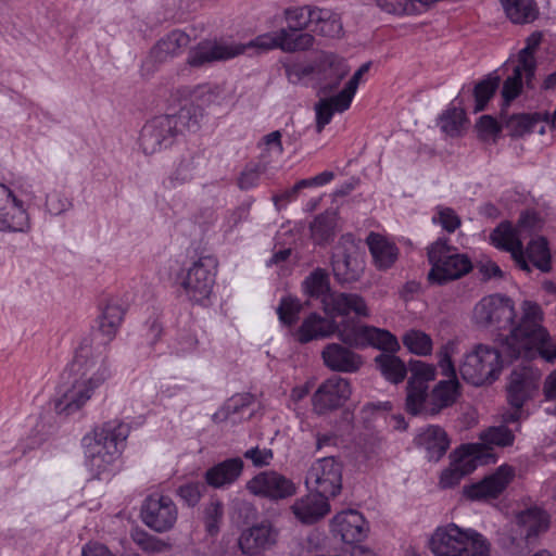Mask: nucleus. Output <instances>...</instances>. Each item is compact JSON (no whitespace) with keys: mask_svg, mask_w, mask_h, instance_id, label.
<instances>
[{"mask_svg":"<svg viewBox=\"0 0 556 556\" xmlns=\"http://www.w3.org/2000/svg\"><path fill=\"white\" fill-rule=\"evenodd\" d=\"M522 316L516 324L514 301L502 293L483 296L473 307L472 321L482 329L492 331L509 330L503 340V348L509 357H533L556 361V343L548 341V333L542 327V309L531 301L522 303Z\"/></svg>","mask_w":556,"mask_h":556,"instance_id":"obj_1","label":"nucleus"},{"mask_svg":"<svg viewBox=\"0 0 556 556\" xmlns=\"http://www.w3.org/2000/svg\"><path fill=\"white\" fill-rule=\"evenodd\" d=\"M110 376L106 358L101 353H94L90 345L81 344L68 365L67 380L59 387L54 400L55 412L67 416L78 412Z\"/></svg>","mask_w":556,"mask_h":556,"instance_id":"obj_2","label":"nucleus"},{"mask_svg":"<svg viewBox=\"0 0 556 556\" xmlns=\"http://www.w3.org/2000/svg\"><path fill=\"white\" fill-rule=\"evenodd\" d=\"M333 334H337L343 344L355 346V349L371 346L378 350L394 351L399 348L396 337L386 329L353 320L337 323L333 318H326L317 313L306 316L294 332L296 341L302 344L330 338Z\"/></svg>","mask_w":556,"mask_h":556,"instance_id":"obj_3","label":"nucleus"},{"mask_svg":"<svg viewBox=\"0 0 556 556\" xmlns=\"http://www.w3.org/2000/svg\"><path fill=\"white\" fill-rule=\"evenodd\" d=\"M273 49H279L277 31L260 35L248 43L205 39L189 50L187 64L191 67H202L214 62L228 61L250 50L262 53Z\"/></svg>","mask_w":556,"mask_h":556,"instance_id":"obj_4","label":"nucleus"},{"mask_svg":"<svg viewBox=\"0 0 556 556\" xmlns=\"http://www.w3.org/2000/svg\"><path fill=\"white\" fill-rule=\"evenodd\" d=\"M129 432L127 424L111 420L83 439L86 462L94 475L105 471L118 458Z\"/></svg>","mask_w":556,"mask_h":556,"instance_id":"obj_5","label":"nucleus"},{"mask_svg":"<svg viewBox=\"0 0 556 556\" xmlns=\"http://www.w3.org/2000/svg\"><path fill=\"white\" fill-rule=\"evenodd\" d=\"M195 125L197 121L191 118L187 108L176 114L155 116L140 131V148L144 154H154L170 147L185 128L191 129Z\"/></svg>","mask_w":556,"mask_h":556,"instance_id":"obj_6","label":"nucleus"},{"mask_svg":"<svg viewBox=\"0 0 556 556\" xmlns=\"http://www.w3.org/2000/svg\"><path fill=\"white\" fill-rule=\"evenodd\" d=\"M431 269L428 280L432 285L443 286L459 279L472 269V262L467 254L459 253L445 238H438L427 248Z\"/></svg>","mask_w":556,"mask_h":556,"instance_id":"obj_7","label":"nucleus"},{"mask_svg":"<svg viewBox=\"0 0 556 556\" xmlns=\"http://www.w3.org/2000/svg\"><path fill=\"white\" fill-rule=\"evenodd\" d=\"M502 370L501 354L496 348L478 343L465 353L458 371L460 377L472 386L493 382Z\"/></svg>","mask_w":556,"mask_h":556,"instance_id":"obj_8","label":"nucleus"},{"mask_svg":"<svg viewBox=\"0 0 556 556\" xmlns=\"http://www.w3.org/2000/svg\"><path fill=\"white\" fill-rule=\"evenodd\" d=\"M217 273V261L213 256H201L178 276L179 285L189 301L204 304L213 292Z\"/></svg>","mask_w":556,"mask_h":556,"instance_id":"obj_9","label":"nucleus"},{"mask_svg":"<svg viewBox=\"0 0 556 556\" xmlns=\"http://www.w3.org/2000/svg\"><path fill=\"white\" fill-rule=\"evenodd\" d=\"M305 483L316 493L334 497L342 489V465L332 456L319 458L307 470Z\"/></svg>","mask_w":556,"mask_h":556,"instance_id":"obj_10","label":"nucleus"},{"mask_svg":"<svg viewBox=\"0 0 556 556\" xmlns=\"http://www.w3.org/2000/svg\"><path fill=\"white\" fill-rule=\"evenodd\" d=\"M542 372L532 364L513 369L507 383V399L513 408H522L539 392Z\"/></svg>","mask_w":556,"mask_h":556,"instance_id":"obj_11","label":"nucleus"},{"mask_svg":"<svg viewBox=\"0 0 556 556\" xmlns=\"http://www.w3.org/2000/svg\"><path fill=\"white\" fill-rule=\"evenodd\" d=\"M177 518V506L167 495L151 494L141 506L143 523L155 532L163 533L173 529Z\"/></svg>","mask_w":556,"mask_h":556,"instance_id":"obj_12","label":"nucleus"},{"mask_svg":"<svg viewBox=\"0 0 556 556\" xmlns=\"http://www.w3.org/2000/svg\"><path fill=\"white\" fill-rule=\"evenodd\" d=\"M30 229V217L22 200L13 191L0 184V231L27 232Z\"/></svg>","mask_w":556,"mask_h":556,"instance_id":"obj_13","label":"nucleus"},{"mask_svg":"<svg viewBox=\"0 0 556 556\" xmlns=\"http://www.w3.org/2000/svg\"><path fill=\"white\" fill-rule=\"evenodd\" d=\"M351 393L348 379L338 376L330 377L313 394V409L318 415L338 409L349 400Z\"/></svg>","mask_w":556,"mask_h":556,"instance_id":"obj_14","label":"nucleus"},{"mask_svg":"<svg viewBox=\"0 0 556 556\" xmlns=\"http://www.w3.org/2000/svg\"><path fill=\"white\" fill-rule=\"evenodd\" d=\"M250 493L271 501L285 500L295 494V484L275 470L257 473L247 483Z\"/></svg>","mask_w":556,"mask_h":556,"instance_id":"obj_15","label":"nucleus"},{"mask_svg":"<svg viewBox=\"0 0 556 556\" xmlns=\"http://www.w3.org/2000/svg\"><path fill=\"white\" fill-rule=\"evenodd\" d=\"M189 43L188 34L179 29L172 30L151 48L148 58L142 63L143 74H153L159 64L179 55Z\"/></svg>","mask_w":556,"mask_h":556,"instance_id":"obj_16","label":"nucleus"},{"mask_svg":"<svg viewBox=\"0 0 556 556\" xmlns=\"http://www.w3.org/2000/svg\"><path fill=\"white\" fill-rule=\"evenodd\" d=\"M352 348L337 342L327 343L320 352L323 364L334 372L353 374L358 371L364 365V358Z\"/></svg>","mask_w":556,"mask_h":556,"instance_id":"obj_17","label":"nucleus"},{"mask_svg":"<svg viewBox=\"0 0 556 556\" xmlns=\"http://www.w3.org/2000/svg\"><path fill=\"white\" fill-rule=\"evenodd\" d=\"M340 244L343 247L332 256V269L338 281L352 282L359 278L363 271V261L351 236H344Z\"/></svg>","mask_w":556,"mask_h":556,"instance_id":"obj_18","label":"nucleus"},{"mask_svg":"<svg viewBox=\"0 0 556 556\" xmlns=\"http://www.w3.org/2000/svg\"><path fill=\"white\" fill-rule=\"evenodd\" d=\"M278 536V529L270 521L263 520L245 529L239 536L238 545L244 555L253 556L274 546Z\"/></svg>","mask_w":556,"mask_h":556,"instance_id":"obj_19","label":"nucleus"},{"mask_svg":"<svg viewBox=\"0 0 556 556\" xmlns=\"http://www.w3.org/2000/svg\"><path fill=\"white\" fill-rule=\"evenodd\" d=\"M492 244L503 251L509 252L516 265L526 273H531L529 262L525 258L523 236L517 227L509 223H501L490 235Z\"/></svg>","mask_w":556,"mask_h":556,"instance_id":"obj_20","label":"nucleus"},{"mask_svg":"<svg viewBox=\"0 0 556 556\" xmlns=\"http://www.w3.org/2000/svg\"><path fill=\"white\" fill-rule=\"evenodd\" d=\"M349 72L344 59L332 53L323 54L316 66L319 92L327 96L334 91Z\"/></svg>","mask_w":556,"mask_h":556,"instance_id":"obj_21","label":"nucleus"},{"mask_svg":"<svg viewBox=\"0 0 556 556\" xmlns=\"http://www.w3.org/2000/svg\"><path fill=\"white\" fill-rule=\"evenodd\" d=\"M466 538L467 529L448 523L435 529L430 539V549L435 556H468L460 553Z\"/></svg>","mask_w":556,"mask_h":556,"instance_id":"obj_22","label":"nucleus"},{"mask_svg":"<svg viewBox=\"0 0 556 556\" xmlns=\"http://www.w3.org/2000/svg\"><path fill=\"white\" fill-rule=\"evenodd\" d=\"M515 471L510 466H501L495 472L482 481L465 489V494L471 500L496 498L510 483Z\"/></svg>","mask_w":556,"mask_h":556,"instance_id":"obj_23","label":"nucleus"},{"mask_svg":"<svg viewBox=\"0 0 556 556\" xmlns=\"http://www.w3.org/2000/svg\"><path fill=\"white\" fill-rule=\"evenodd\" d=\"M323 309L327 315L368 317L369 309L364 298L357 293L334 292L323 299Z\"/></svg>","mask_w":556,"mask_h":556,"instance_id":"obj_24","label":"nucleus"},{"mask_svg":"<svg viewBox=\"0 0 556 556\" xmlns=\"http://www.w3.org/2000/svg\"><path fill=\"white\" fill-rule=\"evenodd\" d=\"M366 521L356 510L341 511L331 521V532L346 544H355L367 535Z\"/></svg>","mask_w":556,"mask_h":556,"instance_id":"obj_25","label":"nucleus"},{"mask_svg":"<svg viewBox=\"0 0 556 556\" xmlns=\"http://www.w3.org/2000/svg\"><path fill=\"white\" fill-rule=\"evenodd\" d=\"M502 127L511 137H521L529 132L543 135L548 124V114H514L505 116L501 114Z\"/></svg>","mask_w":556,"mask_h":556,"instance_id":"obj_26","label":"nucleus"},{"mask_svg":"<svg viewBox=\"0 0 556 556\" xmlns=\"http://www.w3.org/2000/svg\"><path fill=\"white\" fill-rule=\"evenodd\" d=\"M126 313V306L119 298H109L105 300L101 314L97 319L98 331L104 337L105 341L113 340L116 336L124 315Z\"/></svg>","mask_w":556,"mask_h":556,"instance_id":"obj_27","label":"nucleus"},{"mask_svg":"<svg viewBox=\"0 0 556 556\" xmlns=\"http://www.w3.org/2000/svg\"><path fill=\"white\" fill-rule=\"evenodd\" d=\"M291 510L295 518L303 523H314L326 516L330 510L328 497L319 493H311L294 502Z\"/></svg>","mask_w":556,"mask_h":556,"instance_id":"obj_28","label":"nucleus"},{"mask_svg":"<svg viewBox=\"0 0 556 556\" xmlns=\"http://www.w3.org/2000/svg\"><path fill=\"white\" fill-rule=\"evenodd\" d=\"M516 523L522 539L530 544L548 529V516L543 509L534 506L519 511L516 515Z\"/></svg>","mask_w":556,"mask_h":556,"instance_id":"obj_29","label":"nucleus"},{"mask_svg":"<svg viewBox=\"0 0 556 556\" xmlns=\"http://www.w3.org/2000/svg\"><path fill=\"white\" fill-rule=\"evenodd\" d=\"M243 466L241 458H228L207 469L205 481L215 489L230 485L241 476Z\"/></svg>","mask_w":556,"mask_h":556,"instance_id":"obj_30","label":"nucleus"},{"mask_svg":"<svg viewBox=\"0 0 556 556\" xmlns=\"http://www.w3.org/2000/svg\"><path fill=\"white\" fill-rule=\"evenodd\" d=\"M416 443L427 451L430 460H439L447 451L450 441L439 426H428L416 438Z\"/></svg>","mask_w":556,"mask_h":556,"instance_id":"obj_31","label":"nucleus"},{"mask_svg":"<svg viewBox=\"0 0 556 556\" xmlns=\"http://www.w3.org/2000/svg\"><path fill=\"white\" fill-rule=\"evenodd\" d=\"M367 243L378 268L388 269L397 260L399 250L396 245L389 242L381 235L371 232L367 238Z\"/></svg>","mask_w":556,"mask_h":556,"instance_id":"obj_32","label":"nucleus"},{"mask_svg":"<svg viewBox=\"0 0 556 556\" xmlns=\"http://www.w3.org/2000/svg\"><path fill=\"white\" fill-rule=\"evenodd\" d=\"M199 159L198 152L191 150L184 151L178 156L175 167L167 178L169 186L176 188L190 182L194 178Z\"/></svg>","mask_w":556,"mask_h":556,"instance_id":"obj_33","label":"nucleus"},{"mask_svg":"<svg viewBox=\"0 0 556 556\" xmlns=\"http://www.w3.org/2000/svg\"><path fill=\"white\" fill-rule=\"evenodd\" d=\"M430 405L431 399L428 393V384L422 379H409L406 395L407 412L414 416L420 414L430 416L428 412V406Z\"/></svg>","mask_w":556,"mask_h":556,"instance_id":"obj_34","label":"nucleus"},{"mask_svg":"<svg viewBox=\"0 0 556 556\" xmlns=\"http://www.w3.org/2000/svg\"><path fill=\"white\" fill-rule=\"evenodd\" d=\"M457 379L440 381L430 393L431 405L428 406L430 416L439 414L443 408L453 405L459 394Z\"/></svg>","mask_w":556,"mask_h":556,"instance_id":"obj_35","label":"nucleus"},{"mask_svg":"<svg viewBox=\"0 0 556 556\" xmlns=\"http://www.w3.org/2000/svg\"><path fill=\"white\" fill-rule=\"evenodd\" d=\"M399 349L400 346L394 351L382 350L384 353L375 357V363L381 375L395 384L402 382L407 374L405 364L394 355Z\"/></svg>","mask_w":556,"mask_h":556,"instance_id":"obj_36","label":"nucleus"},{"mask_svg":"<svg viewBox=\"0 0 556 556\" xmlns=\"http://www.w3.org/2000/svg\"><path fill=\"white\" fill-rule=\"evenodd\" d=\"M312 30L325 37H339L343 27L340 16L329 9L316 8Z\"/></svg>","mask_w":556,"mask_h":556,"instance_id":"obj_37","label":"nucleus"},{"mask_svg":"<svg viewBox=\"0 0 556 556\" xmlns=\"http://www.w3.org/2000/svg\"><path fill=\"white\" fill-rule=\"evenodd\" d=\"M542 41V34L539 31L532 33L526 40V46L518 53V64L523 66L526 85L529 88L533 87V78L536 71V60L534 52Z\"/></svg>","mask_w":556,"mask_h":556,"instance_id":"obj_38","label":"nucleus"},{"mask_svg":"<svg viewBox=\"0 0 556 556\" xmlns=\"http://www.w3.org/2000/svg\"><path fill=\"white\" fill-rule=\"evenodd\" d=\"M278 47L283 52H296L309 49L314 43V37L302 30L291 29L290 27L277 30Z\"/></svg>","mask_w":556,"mask_h":556,"instance_id":"obj_39","label":"nucleus"},{"mask_svg":"<svg viewBox=\"0 0 556 556\" xmlns=\"http://www.w3.org/2000/svg\"><path fill=\"white\" fill-rule=\"evenodd\" d=\"M525 258L531 262L534 267L543 273H548L552 269L551 252L548 242L544 237L532 239L526 250H523Z\"/></svg>","mask_w":556,"mask_h":556,"instance_id":"obj_40","label":"nucleus"},{"mask_svg":"<svg viewBox=\"0 0 556 556\" xmlns=\"http://www.w3.org/2000/svg\"><path fill=\"white\" fill-rule=\"evenodd\" d=\"M507 17L515 24L531 23L536 18L538 10L533 0H501Z\"/></svg>","mask_w":556,"mask_h":556,"instance_id":"obj_41","label":"nucleus"},{"mask_svg":"<svg viewBox=\"0 0 556 556\" xmlns=\"http://www.w3.org/2000/svg\"><path fill=\"white\" fill-rule=\"evenodd\" d=\"M305 294L311 298L320 299L332 293L330 291V282L328 273L323 268H316L312 271L302 283Z\"/></svg>","mask_w":556,"mask_h":556,"instance_id":"obj_42","label":"nucleus"},{"mask_svg":"<svg viewBox=\"0 0 556 556\" xmlns=\"http://www.w3.org/2000/svg\"><path fill=\"white\" fill-rule=\"evenodd\" d=\"M337 213L327 211L317 217L311 225L312 237L317 243H324L334 236Z\"/></svg>","mask_w":556,"mask_h":556,"instance_id":"obj_43","label":"nucleus"},{"mask_svg":"<svg viewBox=\"0 0 556 556\" xmlns=\"http://www.w3.org/2000/svg\"><path fill=\"white\" fill-rule=\"evenodd\" d=\"M338 99L339 93L329 98L320 99L315 104L316 130L318 134H320L325 126L331 122V118L336 112L343 113L348 110L341 106V102Z\"/></svg>","mask_w":556,"mask_h":556,"instance_id":"obj_44","label":"nucleus"},{"mask_svg":"<svg viewBox=\"0 0 556 556\" xmlns=\"http://www.w3.org/2000/svg\"><path fill=\"white\" fill-rule=\"evenodd\" d=\"M501 83V77L496 73L488 75L475 87L476 106L475 111L480 112L485 109L486 103L493 97Z\"/></svg>","mask_w":556,"mask_h":556,"instance_id":"obj_45","label":"nucleus"},{"mask_svg":"<svg viewBox=\"0 0 556 556\" xmlns=\"http://www.w3.org/2000/svg\"><path fill=\"white\" fill-rule=\"evenodd\" d=\"M316 8L309 5L288 8L285 10V18L288 27L295 30H304L312 27Z\"/></svg>","mask_w":556,"mask_h":556,"instance_id":"obj_46","label":"nucleus"},{"mask_svg":"<svg viewBox=\"0 0 556 556\" xmlns=\"http://www.w3.org/2000/svg\"><path fill=\"white\" fill-rule=\"evenodd\" d=\"M523 80L526 81L523 66L518 64L514 67L513 74L508 76L503 84L502 97L503 105L508 106L521 92Z\"/></svg>","mask_w":556,"mask_h":556,"instance_id":"obj_47","label":"nucleus"},{"mask_svg":"<svg viewBox=\"0 0 556 556\" xmlns=\"http://www.w3.org/2000/svg\"><path fill=\"white\" fill-rule=\"evenodd\" d=\"M403 344L412 353L420 356L430 355L433 345L430 336L416 329H412L404 334Z\"/></svg>","mask_w":556,"mask_h":556,"instance_id":"obj_48","label":"nucleus"},{"mask_svg":"<svg viewBox=\"0 0 556 556\" xmlns=\"http://www.w3.org/2000/svg\"><path fill=\"white\" fill-rule=\"evenodd\" d=\"M480 439L489 445L501 447L511 446L515 441L514 430L506 425L493 426L480 434Z\"/></svg>","mask_w":556,"mask_h":556,"instance_id":"obj_49","label":"nucleus"},{"mask_svg":"<svg viewBox=\"0 0 556 556\" xmlns=\"http://www.w3.org/2000/svg\"><path fill=\"white\" fill-rule=\"evenodd\" d=\"M460 553L468 556H489L490 544L481 533L473 529H467V538L464 541Z\"/></svg>","mask_w":556,"mask_h":556,"instance_id":"obj_50","label":"nucleus"},{"mask_svg":"<svg viewBox=\"0 0 556 556\" xmlns=\"http://www.w3.org/2000/svg\"><path fill=\"white\" fill-rule=\"evenodd\" d=\"M302 304L296 298L285 296L277 307L279 320L286 326H292L299 319Z\"/></svg>","mask_w":556,"mask_h":556,"instance_id":"obj_51","label":"nucleus"},{"mask_svg":"<svg viewBox=\"0 0 556 556\" xmlns=\"http://www.w3.org/2000/svg\"><path fill=\"white\" fill-rule=\"evenodd\" d=\"M224 517V505L218 500H212L204 508V523L211 535L218 533Z\"/></svg>","mask_w":556,"mask_h":556,"instance_id":"obj_52","label":"nucleus"},{"mask_svg":"<svg viewBox=\"0 0 556 556\" xmlns=\"http://www.w3.org/2000/svg\"><path fill=\"white\" fill-rule=\"evenodd\" d=\"M371 63H364L346 83L344 88L339 92V101L343 109H349L356 93L362 76L370 68Z\"/></svg>","mask_w":556,"mask_h":556,"instance_id":"obj_53","label":"nucleus"},{"mask_svg":"<svg viewBox=\"0 0 556 556\" xmlns=\"http://www.w3.org/2000/svg\"><path fill=\"white\" fill-rule=\"evenodd\" d=\"M465 123V114L462 110H447L440 118V128L451 137L458 136Z\"/></svg>","mask_w":556,"mask_h":556,"instance_id":"obj_54","label":"nucleus"},{"mask_svg":"<svg viewBox=\"0 0 556 556\" xmlns=\"http://www.w3.org/2000/svg\"><path fill=\"white\" fill-rule=\"evenodd\" d=\"M376 5L383 12L393 15H415L418 10L415 9L412 0H375Z\"/></svg>","mask_w":556,"mask_h":556,"instance_id":"obj_55","label":"nucleus"},{"mask_svg":"<svg viewBox=\"0 0 556 556\" xmlns=\"http://www.w3.org/2000/svg\"><path fill=\"white\" fill-rule=\"evenodd\" d=\"M181 91L185 97L200 101L202 104L211 103L219 96L218 87L210 85L197 86L194 88L184 87Z\"/></svg>","mask_w":556,"mask_h":556,"instance_id":"obj_56","label":"nucleus"},{"mask_svg":"<svg viewBox=\"0 0 556 556\" xmlns=\"http://www.w3.org/2000/svg\"><path fill=\"white\" fill-rule=\"evenodd\" d=\"M434 224L439 223L447 232H454L460 226V218L451 207L438 206L432 217Z\"/></svg>","mask_w":556,"mask_h":556,"instance_id":"obj_57","label":"nucleus"},{"mask_svg":"<svg viewBox=\"0 0 556 556\" xmlns=\"http://www.w3.org/2000/svg\"><path fill=\"white\" fill-rule=\"evenodd\" d=\"M453 350L454 344L452 342H448L445 345H443L438 353L441 375L446 377V380L457 379L456 369L452 362Z\"/></svg>","mask_w":556,"mask_h":556,"instance_id":"obj_58","label":"nucleus"},{"mask_svg":"<svg viewBox=\"0 0 556 556\" xmlns=\"http://www.w3.org/2000/svg\"><path fill=\"white\" fill-rule=\"evenodd\" d=\"M132 539L143 551L149 553H160L167 548V545L162 540L146 532H138Z\"/></svg>","mask_w":556,"mask_h":556,"instance_id":"obj_59","label":"nucleus"},{"mask_svg":"<svg viewBox=\"0 0 556 556\" xmlns=\"http://www.w3.org/2000/svg\"><path fill=\"white\" fill-rule=\"evenodd\" d=\"M46 206L52 215H60L72 207V202L64 194L52 192L47 197Z\"/></svg>","mask_w":556,"mask_h":556,"instance_id":"obj_60","label":"nucleus"},{"mask_svg":"<svg viewBox=\"0 0 556 556\" xmlns=\"http://www.w3.org/2000/svg\"><path fill=\"white\" fill-rule=\"evenodd\" d=\"M244 458L250 459L255 467L268 466L274 457L270 448H260L258 446L247 450L243 453Z\"/></svg>","mask_w":556,"mask_h":556,"instance_id":"obj_61","label":"nucleus"},{"mask_svg":"<svg viewBox=\"0 0 556 556\" xmlns=\"http://www.w3.org/2000/svg\"><path fill=\"white\" fill-rule=\"evenodd\" d=\"M523 238L541 227V219L534 212L522 213L516 226Z\"/></svg>","mask_w":556,"mask_h":556,"instance_id":"obj_62","label":"nucleus"},{"mask_svg":"<svg viewBox=\"0 0 556 556\" xmlns=\"http://www.w3.org/2000/svg\"><path fill=\"white\" fill-rule=\"evenodd\" d=\"M502 128V123L498 124L497 121L490 115L481 116L477 123V129L483 137L496 135Z\"/></svg>","mask_w":556,"mask_h":556,"instance_id":"obj_63","label":"nucleus"},{"mask_svg":"<svg viewBox=\"0 0 556 556\" xmlns=\"http://www.w3.org/2000/svg\"><path fill=\"white\" fill-rule=\"evenodd\" d=\"M178 494L188 505L193 506L201 498V486L198 483H188L178 489Z\"/></svg>","mask_w":556,"mask_h":556,"instance_id":"obj_64","label":"nucleus"}]
</instances>
